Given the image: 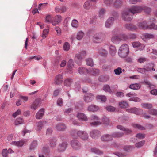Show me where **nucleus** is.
Listing matches in <instances>:
<instances>
[{
    "instance_id": "nucleus-1",
    "label": "nucleus",
    "mask_w": 157,
    "mask_h": 157,
    "mask_svg": "<svg viewBox=\"0 0 157 157\" xmlns=\"http://www.w3.org/2000/svg\"><path fill=\"white\" fill-rule=\"evenodd\" d=\"M129 52V48L128 45L126 44H123L120 47L118 54L122 58H125L128 55Z\"/></svg>"
},
{
    "instance_id": "nucleus-64",
    "label": "nucleus",
    "mask_w": 157,
    "mask_h": 157,
    "mask_svg": "<svg viewBox=\"0 0 157 157\" xmlns=\"http://www.w3.org/2000/svg\"><path fill=\"white\" fill-rule=\"evenodd\" d=\"M8 151L7 149H3L2 152V154L3 157H8Z\"/></svg>"
},
{
    "instance_id": "nucleus-44",
    "label": "nucleus",
    "mask_w": 157,
    "mask_h": 157,
    "mask_svg": "<svg viewBox=\"0 0 157 157\" xmlns=\"http://www.w3.org/2000/svg\"><path fill=\"white\" fill-rule=\"evenodd\" d=\"M91 151L93 153L98 155H101L103 154V152L99 149L96 148H93L91 149Z\"/></svg>"
},
{
    "instance_id": "nucleus-4",
    "label": "nucleus",
    "mask_w": 157,
    "mask_h": 157,
    "mask_svg": "<svg viewBox=\"0 0 157 157\" xmlns=\"http://www.w3.org/2000/svg\"><path fill=\"white\" fill-rule=\"evenodd\" d=\"M86 52L85 51H82L76 54L75 56V59L76 63L78 65H80L82 60L86 56Z\"/></svg>"
},
{
    "instance_id": "nucleus-8",
    "label": "nucleus",
    "mask_w": 157,
    "mask_h": 157,
    "mask_svg": "<svg viewBox=\"0 0 157 157\" xmlns=\"http://www.w3.org/2000/svg\"><path fill=\"white\" fill-rule=\"evenodd\" d=\"M94 96L92 93L86 94L84 96V100L87 103L91 102L94 99Z\"/></svg>"
},
{
    "instance_id": "nucleus-26",
    "label": "nucleus",
    "mask_w": 157,
    "mask_h": 157,
    "mask_svg": "<svg viewBox=\"0 0 157 157\" xmlns=\"http://www.w3.org/2000/svg\"><path fill=\"white\" fill-rule=\"evenodd\" d=\"M78 71L79 73L81 75L89 73V69H87L82 67H79Z\"/></svg>"
},
{
    "instance_id": "nucleus-46",
    "label": "nucleus",
    "mask_w": 157,
    "mask_h": 157,
    "mask_svg": "<svg viewBox=\"0 0 157 157\" xmlns=\"http://www.w3.org/2000/svg\"><path fill=\"white\" fill-rule=\"evenodd\" d=\"M50 152L49 148L47 147H44L41 150L42 153L44 154H47Z\"/></svg>"
},
{
    "instance_id": "nucleus-29",
    "label": "nucleus",
    "mask_w": 157,
    "mask_h": 157,
    "mask_svg": "<svg viewBox=\"0 0 157 157\" xmlns=\"http://www.w3.org/2000/svg\"><path fill=\"white\" fill-rule=\"evenodd\" d=\"M39 102L38 100H36L32 104L30 108L31 109L34 110H36L38 107L39 105Z\"/></svg>"
},
{
    "instance_id": "nucleus-17",
    "label": "nucleus",
    "mask_w": 157,
    "mask_h": 157,
    "mask_svg": "<svg viewBox=\"0 0 157 157\" xmlns=\"http://www.w3.org/2000/svg\"><path fill=\"white\" fill-rule=\"evenodd\" d=\"M114 19L113 17H110L106 21L105 25L107 28H109L110 27L114 22Z\"/></svg>"
},
{
    "instance_id": "nucleus-43",
    "label": "nucleus",
    "mask_w": 157,
    "mask_h": 157,
    "mask_svg": "<svg viewBox=\"0 0 157 157\" xmlns=\"http://www.w3.org/2000/svg\"><path fill=\"white\" fill-rule=\"evenodd\" d=\"M70 44L67 42L64 43L63 46V49L65 51H68L70 49Z\"/></svg>"
},
{
    "instance_id": "nucleus-52",
    "label": "nucleus",
    "mask_w": 157,
    "mask_h": 157,
    "mask_svg": "<svg viewBox=\"0 0 157 157\" xmlns=\"http://www.w3.org/2000/svg\"><path fill=\"white\" fill-rule=\"evenodd\" d=\"M79 131L76 130H72L71 132V135L74 137H78Z\"/></svg>"
},
{
    "instance_id": "nucleus-55",
    "label": "nucleus",
    "mask_w": 157,
    "mask_h": 157,
    "mask_svg": "<svg viewBox=\"0 0 157 157\" xmlns=\"http://www.w3.org/2000/svg\"><path fill=\"white\" fill-rule=\"evenodd\" d=\"M49 30L47 29H45L44 30L42 35V37L44 39L47 37V35L49 33Z\"/></svg>"
},
{
    "instance_id": "nucleus-10",
    "label": "nucleus",
    "mask_w": 157,
    "mask_h": 157,
    "mask_svg": "<svg viewBox=\"0 0 157 157\" xmlns=\"http://www.w3.org/2000/svg\"><path fill=\"white\" fill-rule=\"evenodd\" d=\"M62 18L60 15H57L52 19V24L54 26L58 24L62 20Z\"/></svg>"
},
{
    "instance_id": "nucleus-31",
    "label": "nucleus",
    "mask_w": 157,
    "mask_h": 157,
    "mask_svg": "<svg viewBox=\"0 0 157 157\" xmlns=\"http://www.w3.org/2000/svg\"><path fill=\"white\" fill-rule=\"evenodd\" d=\"M125 28L128 29L131 31L136 30L137 29V27L131 24H126L125 25Z\"/></svg>"
},
{
    "instance_id": "nucleus-45",
    "label": "nucleus",
    "mask_w": 157,
    "mask_h": 157,
    "mask_svg": "<svg viewBox=\"0 0 157 157\" xmlns=\"http://www.w3.org/2000/svg\"><path fill=\"white\" fill-rule=\"evenodd\" d=\"M99 73V70L98 69L91 68L89 69V73L95 75Z\"/></svg>"
},
{
    "instance_id": "nucleus-42",
    "label": "nucleus",
    "mask_w": 157,
    "mask_h": 157,
    "mask_svg": "<svg viewBox=\"0 0 157 157\" xmlns=\"http://www.w3.org/2000/svg\"><path fill=\"white\" fill-rule=\"evenodd\" d=\"M119 105L121 108L124 109L126 108L128 106V103L124 101L119 102Z\"/></svg>"
},
{
    "instance_id": "nucleus-6",
    "label": "nucleus",
    "mask_w": 157,
    "mask_h": 157,
    "mask_svg": "<svg viewBox=\"0 0 157 157\" xmlns=\"http://www.w3.org/2000/svg\"><path fill=\"white\" fill-rule=\"evenodd\" d=\"M127 112L135 114L137 115H140L143 112L142 109H138L136 107L132 108L126 109Z\"/></svg>"
},
{
    "instance_id": "nucleus-18",
    "label": "nucleus",
    "mask_w": 157,
    "mask_h": 157,
    "mask_svg": "<svg viewBox=\"0 0 157 157\" xmlns=\"http://www.w3.org/2000/svg\"><path fill=\"white\" fill-rule=\"evenodd\" d=\"M77 117L79 120L82 121H86L88 120L86 116L82 113H78L77 115Z\"/></svg>"
},
{
    "instance_id": "nucleus-61",
    "label": "nucleus",
    "mask_w": 157,
    "mask_h": 157,
    "mask_svg": "<svg viewBox=\"0 0 157 157\" xmlns=\"http://www.w3.org/2000/svg\"><path fill=\"white\" fill-rule=\"evenodd\" d=\"M103 90L106 92H108L111 93L112 91L111 90L109 86L108 85H106L104 86Z\"/></svg>"
},
{
    "instance_id": "nucleus-60",
    "label": "nucleus",
    "mask_w": 157,
    "mask_h": 157,
    "mask_svg": "<svg viewBox=\"0 0 157 157\" xmlns=\"http://www.w3.org/2000/svg\"><path fill=\"white\" fill-rule=\"evenodd\" d=\"M143 83L145 84L146 85H148L149 87L150 88H153L155 87L154 85L152 84L150 82L147 80H145L143 82Z\"/></svg>"
},
{
    "instance_id": "nucleus-2",
    "label": "nucleus",
    "mask_w": 157,
    "mask_h": 157,
    "mask_svg": "<svg viewBox=\"0 0 157 157\" xmlns=\"http://www.w3.org/2000/svg\"><path fill=\"white\" fill-rule=\"evenodd\" d=\"M130 12L128 9L124 10L121 13V17L124 21H130L132 19V17L130 14Z\"/></svg>"
},
{
    "instance_id": "nucleus-38",
    "label": "nucleus",
    "mask_w": 157,
    "mask_h": 157,
    "mask_svg": "<svg viewBox=\"0 0 157 157\" xmlns=\"http://www.w3.org/2000/svg\"><path fill=\"white\" fill-rule=\"evenodd\" d=\"M56 139L55 138H52L50 139V145L52 147H55L56 145Z\"/></svg>"
},
{
    "instance_id": "nucleus-32",
    "label": "nucleus",
    "mask_w": 157,
    "mask_h": 157,
    "mask_svg": "<svg viewBox=\"0 0 157 157\" xmlns=\"http://www.w3.org/2000/svg\"><path fill=\"white\" fill-rule=\"evenodd\" d=\"M37 141L36 140H33L31 143L30 145L29 149L30 150H34L37 147Z\"/></svg>"
},
{
    "instance_id": "nucleus-36",
    "label": "nucleus",
    "mask_w": 157,
    "mask_h": 157,
    "mask_svg": "<svg viewBox=\"0 0 157 157\" xmlns=\"http://www.w3.org/2000/svg\"><path fill=\"white\" fill-rule=\"evenodd\" d=\"M84 35V33L82 31H80L77 33L76 38L78 40H80L82 39Z\"/></svg>"
},
{
    "instance_id": "nucleus-37",
    "label": "nucleus",
    "mask_w": 157,
    "mask_h": 157,
    "mask_svg": "<svg viewBox=\"0 0 157 157\" xmlns=\"http://www.w3.org/2000/svg\"><path fill=\"white\" fill-rule=\"evenodd\" d=\"M124 133L121 132H114L112 134L113 138H120L122 137L124 135Z\"/></svg>"
},
{
    "instance_id": "nucleus-13",
    "label": "nucleus",
    "mask_w": 157,
    "mask_h": 157,
    "mask_svg": "<svg viewBox=\"0 0 157 157\" xmlns=\"http://www.w3.org/2000/svg\"><path fill=\"white\" fill-rule=\"evenodd\" d=\"M63 80L62 75L60 74H59L55 77L54 82L56 84L59 85L62 83Z\"/></svg>"
},
{
    "instance_id": "nucleus-27",
    "label": "nucleus",
    "mask_w": 157,
    "mask_h": 157,
    "mask_svg": "<svg viewBox=\"0 0 157 157\" xmlns=\"http://www.w3.org/2000/svg\"><path fill=\"white\" fill-rule=\"evenodd\" d=\"M116 48L113 45H111L109 48V51L110 54L112 56H114L116 53Z\"/></svg>"
},
{
    "instance_id": "nucleus-40",
    "label": "nucleus",
    "mask_w": 157,
    "mask_h": 157,
    "mask_svg": "<svg viewBox=\"0 0 157 157\" xmlns=\"http://www.w3.org/2000/svg\"><path fill=\"white\" fill-rule=\"evenodd\" d=\"M71 25L73 28H77L79 26V23L77 20L74 19L72 20Z\"/></svg>"
},
{
    "instance_id": "nucleus-23",
    "label": "nucleus",
    "mask_w": 157,
    "mask_h": 157,
    "mask_svg": "<svg viewBox=\"0 0 157 157\" xmlns=\"http://www.w3.org/2000/svg\"><path fill=\"white\" fill-rule=\"evenodd\" d=\"M137 25L138 26L142 29H148V25L146 21H144L142 22L139 23Z\"/></svg>"
},
{
    "instance_id": "nucleus-20",
    "label": "nucleus",
    "mask_w": 157,
    "mask_h": 157,
    "mask_svg": "<svg viewBox=\"0 0 157 157\" xmlns=\"http://www.w3.org/2000/svg\"><path fill=\"white\" fill-rule=\"evenodd\" d=\"M46 123L45 121H39L36 124V130L39 132L41 130L42 127L44 124Z\"/></svg>"
},
{
    "instance_id": "nucleus-12",
    "label": "nucleus",
    "mask_w": 157,
    "mask_h": 157,
    "mask_svg": "<svg viewBox=\"0 0 157 157\" xmlns=\"http://www.w3.org/2000/svg\"><path fill=\"white\" fill-rule=\"evenodd\" d=\"M113 139V136L112 134H105L103 135L101 137V140L103 141L107 142L110 141Z\"/></svg>"
},
{
    "instance_id": "nucleus-21",
    "label": "nucleus",
    "mask_w": 157,
    "mask_h": 157,
    "mask_svg": "<svg viewBox=\"0 0 157 157\" xmlns=\"http://www.w3.org/2000/svg\"><path fill=\"white\" fill-rule=\"evenodd\" d=\"M55 10L56 13H63L66 11L67 8L64 6H63L60 7L57 6L55 8Z\"/></svg>"
},
{
    "instance_id": "nucleus-15",
    "label": "nucleus",
    "mask_w": 157,
    "mask_h": 157,
    "mask_svg": "<svg viewBox=\"0 0 157 157\" xmlns=\"http://www.w3.org/2000/svg\"><path fill=\"white\" fill-rule=\"evenodd\" d=\"M67 145V143L65 142H63L60 144L58 147V150L59 152L64 151L66 148Z\"/></svg>"
},
{
    "instance_id": "nucleus-9",
    "label": "nucleus",
    "mask_w": 157,
    "mask_h": 157,
    "mask_svg": "<svg viewBox=\"0 0 157 157\" xmlns=\"http://www.w3.org/2000/svg\"><path fill=\"white\" fill-rule=\"evenodd\" d=\"M100 135V132L97 130H93L90 133V136L94 139H97Z\"/></svg>"
},
{
    "instance_id": "nucleus-53",
    "label": "nucleus",
    "mask_w": 157,
    "mask_h": 157,
    "mask_svg": "<svg viewBox=\"0 0 157 157\" xmlns=\"http://www.w3.org/2000/svg\"><path fill=\"white\" fill-rule=\"evenodd\" d=\"M97 98L102 102H105L106 100V98L104 95H98Z\"/></svg>"
},
{
    "instance_id": "nucleus-3",
    "label": "nucleus",
    "mask_w": 157,
    "mask_h": 157,
    "mask_svg": "<svg viewBox=\"0 0 157 157\" xmlns=\"http://www.w3.org/2000/svg\"><path fill=\"white\" fill-rule=\"evenodd\" d=\"M143 7L141 6H133L128 9L129 11L133 14L140 13L143 11Z\"/></svg>"
},
{
    "instance_id": "nucleus-35",
    "label": "nucleus",
    "mask_w": 157,
    "mask_h": 157,
    "mask_svg": "<svg viewBox=\"0 0 157 157\" xmlns=\"http://www.w3.org/2000/svg\"><path fill=\"white\" fill-rule=\"evenodd\" d=\"M141 87V85L138 83L132 84L129 86V88L132 89L136 90L139 89Z\"/></svg>"
},
{
    "instance_id": "nucleus-5",
    "label": "nucleus",
    "mask_w": 157,
    "mask_h": 157,
    "mask_svg": "<svg viewBox=\"0 0 157 157\" xmlns=\"http://www.w3.org/2000/svg\"><path fill=\"white\" fill-rule=\"evenodd\" d=\"M104 34L101 33H95L93 36V41L95 43H100L102 41V38L104 37Z\"/></svg>"
},
{
    "instance_id": "nucleus-56",
    "label": "nucleus",
    "mask_w": 157,
    "mask_h": 157,
    "mask_svg": "<svg viewBox=\"0 0 157 157\" xmlns=\"http://www.w3.org/2000/svg\"><path fill=\"white\" fill-rule=\"evenodd\" d=\"M105 10L104 9L102 8L100 10L99 12V16L100 17L102 18L103 17L105 13Z\"/></svg>"
},
{
    "instance_id": "nucleus-59",
    "label": "nucleus",
    "mask_w": 157,
    "mask_h": 157,
    "mask_svg": "<svg viewBox=\"0 0 157 157\" xmlns=\"http://www.w3.org/2000/svg\"><path fill=\"white\" fill-rule=\"evenodd\" d=\"M145 141L144 140L141 141L139 142L136 143L135 144L136 147L138 148L141 147L145 144Z\"/></svg>"
},
{
    "instance_id": "nucleus-47",
    "label": "nucleus",
    "mask_w": 157,
    "mask_h": 157,
    "mask_svg": "<svg viewBox=\"0 0 157 157\" xmlns=\"http://www.w3.org/2000/svg\"><path fill=\"white\" fill-rule=\"evenodd\" d=\"M109 79V77L108 76H101L99 78V80L101 82H105L107 81Z\"/></svg>"
},
{
    "instance_id": "nucleus-25",
    "label": "nucleus",
    "mask_w": 157,
    "mask_h": 157,
    "mask_svg": "<svg viewBox=\"0 0 157 157\" xmlns=\"http://www.w3.org/2000/svg\"><path fill=\"white\" fill-rule=\"evenodd\" d=\"M117 128L121 130L124 131L125 133L127 134H129L131 133L132 131L131 130L129 129L128 128H125L124 127L121 125H118L117 126Z\"/></svg>"
},
{
    "instance_id": "nucleus-63",
    "label": "nucleus",
    "mask_w": 157,
    "mask_h": 157,
    "mask_svg": "<svg viewBox=\"0 0 157 157\" xmlns=\"http://www.w3.org/2000/svg\"><path fill=\"white\" fill-rule=\"evenodd\" d=\"M106 109L107 111L110 112H114L115 110V108L114 107L111 106H107Z\"/></svg>"
},
{
    "instance_id": "nucleus-24",
    "label": "nucleus",
    "mask_w": 157,
    "mask_h": 157,
    "mask_svg": "<svg viewBox=\"0 0 157 157\" xmlns=\"http://www.w3.org/2000/svg\"><path fill=\"white\" fill-rule=\"evenodd\" d=\"M155 66L154 64L153 63H150L147 64L146 66H144V67L146 69L147 72L151 71V70L155 71V69L154 68Z\"/></svg>"
},
{
    "instance_id": "nucleus-58",
    "label": "nucleus",
    "mask_w": 157,
    "mask_h": 157,
    "mask_svg": "<svg viewBox=\"0 0 157 157\" xmlns=\"http://www.w3.org/2000/svg\"><path fill=\"white\" fill-rule=\"evenodd\" d=\"M137 71L139 73L143 74H145L147 72L146 69L144 66V68H138L137 69Z\"/></svg>"
},
{
    "instance_id": "nucleus-7",
    "label": "nucleus",
    "mask_w": 157,
    "mask_h": 157,
    "mask_svg": "<svg viewBox=\"0 0 157 157\" xmlns=\"http://www.w3.org/2000/svg\"><path fill=\"white\" fill-rule=\"evenodd\" d=\"M71 144L72 148L78 150L81 147L80 143L77 140H74L71 141Z\"/></svg>"
},
{
    "instance_id": "nucleus-28",
    "label": "nucleus",
    "mask_w": 157,
    "mask_h": 157,
    "mask_svg": "<svg viewBox=\"0 0 157 157\" xmlns=\"http://www.w3.org/2000/svg\"><path fill=\"white\" fill-rule=\"evenodd\" d=\"M56 129L59 131H63L66 128L65 125L63 124H58L56 126Z\"/></svg>"
},
{
    "instance_id": "nucleus-11",
    "label": "nucleus",
    "mask_w": 157,
    "mask_h": 157,
    "mask_svg": "<svg viewBox=\"0 0 157 157\" xmlns=\"http://www.w3.org/2000/svg\"><path fill=\"white\" fill-rule=\"evenodd\" d=\"M78 137L84 140H87L88 138V134L86 132L80 130L79 131Z\"/></svg>"
},
{
    "instance_id": "nucleus-16",
    "label": "nucleus",
    "mask_w": 157,
    "mask_h": 157,
    "mask_svg": "<svg viewBox=\"0 0 157 157\" xmlns=\"http://www.w3.org/2000/svg\"><path fill=\"white\" fill-rule=\"evenodd\" d=\"M99 109V107L94 105H89L87 108V110L90 112H95Z\"/></svg>"
},
{
    "instance_id": "nucleus-22",
    "label": "nucleus",
    "mask_w": 157,
    "mask_h": 157,
    "mask_svg": "<svg viewBox=\"0 0 157 157\" xmlns=\"http://www.w3.org/2000/svg\"><path fill=\"white\" fill-rule=\"evenodd\" d=\"M44 113V109L42 108L40 109L37 112L36 115V118L37 119H40L42 118Z\"/></svg>"
},
{
    "instance_id": "nucleus-62",
    "label": "nucleus",
    "mask_w": 157,
    "mask_h": 157,
    "mask_svg": "<svg viewBox=\"0 0 157 157\" xmlns=\"http://www.w3.org/2000/svg\"><path fill=\"white\" fill-rule=\"evenodd\" d=\"M86 63L87 65L88 66L92 67L93 65V61L91 58H89L87 59Z\"/></svg>"
},
{
    "instance_id": "nucleus-41",
    "label": "nucleus",
    "mask_w": 157,
    "mask_h": 157,
    "mask_svg": "<svg viewBox=\"0 0 157 157\" xmlns=\"http://www.w3.org/2000/svg\"><path fill=\"white\" fill-rule=\"evenodd\" d=\"M141 105L142 108L147 109H150L152 107L151 103H143L141 104Z\"/></svg>"
},
{
    "instance_id": "nucleus-54",
    "label": "nucleus",
    "mask_w": 157,
    "mask_h": 157,
    "mask_svg": "<svg viewBox=\"0 0 157 157\" xmlns=\"http://www.w3.org/2000/svg\"><path fill=\"white\" fill-rule=\"evenodd\" d=\"M133 126L135 128L140 130H143L145 129V128L144 127L139 124H133Z\"/></svg>"
},
{
    "instance_id": "nucleus-51",
    "label": "nucleus",
    "mask_w": 157,
    "mask_h": 157,
    "mask_svg": "<svg viewBox=\"0 0 157 157\" xmlns=\"http://www.w3.org/2000/svg\"><path fill=\"white\" fill-rule=\"evenodd\" d=\"M84 8L86 10L89 9L91 7V4L89 1L86 2L83 5Z\"/></svg>"
},
{
    "instance_id": "nucleus-48",
    "label": "nucleus",
    "mask_w": 157,
    "mask_h": 157,
    "mask_svg": "<svg viewBox=\"0 0 157 157\" xmlns=\"http://www.w3.org/2000/svg\"><path fill=\"white\" fill-rule=\"evenodd\" d=\"M121 41L122 40H125L128 39V34H122L119 35Z\"/></svg>"
},
{
    "instance_id": "nucleus-33",
    "label": "nucleus",
    "mask_w": 157,
    "mask_h": 157,
    "mask_svg": "<svg viewBox=\"0 0 157 157\" xmlns=\"http://www.w3.org/2000/svg\"><path fill=\"white\" fill-rule=\"evenodd\" d=\"M99 53L102 56L106 57L108 55V52L103 48H101L99 50Z\"/></svg>"
},
{
    "instance_id": "nucleus-19",
    "label": "nucleus",
    "mask_w": 157,
    "mask_h": 157,
    "mask_svg": "<svg viewBox=\"0 0 157 157\" xmlns=\"http://www.w3.org/2000/svg\"><path fill=\"white\" fill-rule=\"evenodd\" d=\"M25 142L26 141L25 140H21L17 141H12L11 143V144L14 145L18 147H21Z\"/></svg>"
},
{
    "instance_id": "nucleus-57",
    "label": "nucleus",
    "mask_w": 157,
    "mask_h": 157,
    "mask_svg": "<svg viewBox=\"0 0 157 157\" xmlns=\"http://www.w3.org/2000/svg\"><path fill=\"white\" fill-rule=\"evenodd\" d=\"M153 37L154 36L151 34L145 33L144 35V38L143 39L148 40L150 38H153Z\"/></svg>"
},
{
    "instance_id": "nucleus-39",
    "label": "nucleus",
    "mask_w": 157,
    "mask_h": 157,
    "mask_svg": "<svg viewBox=\"0 0 157 157\" xmlns=\"http://www.w3.org/2000/svg\"><path fill=\"white\" fill-rule=\"evenodd\" d=\"M72 82V79L71 78H67L64 81V85L67 86H70Z\"/></svg>"
},
{
    "instance_id": "nucleus-50",
    "label": "nucleus",
    "mask_w": 157,
    "mask_h": 157,
    "mask_svg": "<svg viewBox=\"0 0 157 157\" xmlns=\"http://www.w3.org/2000/svg\"><path fill=\"white\" fill-rule=\"evenodd\" d=\"M24 123V121L21 118H17L15 121V124L18 125L19 124H22Z\"/></svg>"
},
{
    "instance_id": "nucleus-49",
    "label": "nucleus",
    "mask_w": 157,
    "mask_h": 157,
    "mask_svg": "<svg viewBox=\"0 0 157 157\" xmlns=\"http://www.w3.org/2000/svg\"><path fill=\"white\" fill-rule=\"evenodd\" d=\"M134 148V147L133 146L127 145L125 146L124 147V149L126 151L129 152L131 150Z\"/></svg>"
},
{
    "instance_id": "nucleus-14",
    "label": "nucleus",
    "mask_w": 157,
    "mask_h": 157,
    "mask_svg": "<svg viewBox=\"0 0 157 157\" xmlns=\"http://www.w3.org/2000/svg\"><path fill=\"white\" fill-rule=\"evenodd\" d=\"M132 46L134 48H137L140 50H143L145 47V46L143 44H141L139 42H135L132 43Z\"/></svg>"
},
{
    "instance_id": "nucleus-34",
    "label": "nucleus",
    "mask_w": 157,
    "mask_h": 157,
    "mask_svg": "<svg viewBox=\"0 0 157 157\" xmlns=\"http://www.w3.org/2000/svg\"><path fill=\"white\" fill-rule=\"evenodd\" d=\"M111 40L114 43L118 44L121 41V39L119 36H114L111 38Z\"/></svg>"
},
{
    "instance_id": "nucleus-30",
    "label": "nucleus",
    "mask_w": 157,
    "mask_h": 157,
    "mask_svg": "<svg viewBox=\"0 0 157 157\" xmlns=\"http://www.w3.org/2000/svg\"><path fill=\"white\" fill-rule=\"evenodd\" d=\"M123 3V1L122 0H114L113 1L112 5L116 8L121 6Z\"/></svg>"
}]
</instances>
